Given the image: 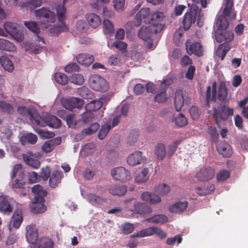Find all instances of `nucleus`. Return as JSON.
<instances>
[{
    "label": "nucleus",
    "mask_w": 248,
    "mask_h": 248,
    "mask_svg": "<svg viewBox=\"0 0 248 248\" xmlns=\"http://www.w3.org/2000/svg\"><path fill=\"white\" fill-rule=\"evenodd\" d=\"M31 191L35 195L34 199L40 201L41 202H44V197L46 195V191L44 189L42 186L39 185H35L32 187Z\"/></svg>",
    "instance_id": "21"
},
{
    "label": "nucleus",
    "mask_w": 248,
    "mask_h": 248,
    "mask_svg": "<svg viewBox=\"0 0 248 248\" xmlns=\"http://www.w3.org/2000/svg\"><path fill=\"white\" fill-rule=\"evenodd\" d=\"M64 70L66 72L69 73L78 72L79 70V67L76 63H71L65 67Z\"/></svg>",
    "instance_id": "63"
},
{
    "label": "nucleus",
    "mask_w": 248,
    "mask_h": 248,
    "mask_svg": "<svg viewBox=\"0 0 248 248\" xmlns=\"http://www.w3.org/2000/svg\"><path fill=\"white\" fill-rule=\"evenodd\" d=\"M13 211V206L3 195L0 196V212L4 215H10Z\"/></svg>",
    "instance_id": "17"
},
{
    "label": "nucleus",
    "mask_w": 248,
    "mask_h": 248,
    "mask_svg": "<svg viewBox=\"0 0 248 248\" xmlns=\"http://www.w3.org/2000/svg\"><path fill=\"white\" fill-rule=\"evenodd\" d=\"M175 124L179 127H183L187 124V119L182 114H180L174 120Z\"/></svg>",
    "instance_id": "57"
},
{
    "label": "nucleus",
    "mask_w": 248,
    "mask_h": 248,
    "mask_svg": "<svg viewBox=\"0 0 248 248\" xmlns=\"http://www.w3.org/2000/svg\"><path fill=\"white\" fill-rule=\"evenodd\" d=\"M170 190L169 186L165 184H159L156 188V192L161 196H164L170 192Z\"/></svg>",
    "instance_id": "46"
},
{
    "label": "nucleus",
    "mask_w": 248,
    "mask_h": 248,
    "mask_svg": "<svg viewBox=\"0 0 248 248\" xmlns=\"http://www.w3.org/2000/svg\"><path fill=\"white\" fill-rule=\"evenodd\" d=\"M70 81L75 84L80 85L84 83V79L82 75L75 74L72 75Z\"/></svg>",
    "instance_id": "53"
},
{
    "label": "nucleus",
    "mask_w": 248,
    "mask_h": 248,
    "mask_svg": "<svg viewBox=\"0 0 248 248\" xmlns=\"http://www.w3.org/2000/svg\"><path fill=\"white\" fill-rule=\"evenodd\" d=\"M111 174L115 180L122 182H125L131 179L130 171L123 167L113 169L111 170Z\"/></svg>",
    "instance_id": "9"
},
{
    "label": "nucleus",
    "mask_w": 248,
    "mask_h": 248,
    "mask_svg": "<svg viewBox=\"0 0 248 248\" xmlns=\"http://www.w3.org/2000/svg\"><path fill=\"white\" fill-rule=\"evenodd\" d=\"M21 140L23 143L28 142L31 144H34L37 140V137L34 134L28 133L22 136Z\"/></svg>",
    "instance_id": "45"
},
{
    "label": "nucleus",
    "mask_w": 248,
    "mask_h": 248,
    "mask_svg": "<svg viewBox=\"0 0 248 248\" xmlns=\"http://www.w3.org/2000/svg\"><path fill=\"white\" fill-rule=\"evenodd\" d=\"M188 206V202H178L170 206V210L172 213H180L185 211Z\"/></svg>",
    "instance_id": "26"
},
{
    "label": "nucleus",
    "mask_w": 248,
    "mask_h": 248,
    "mask_svg": "<svg viewBox=\"0 0 248 248\" xmlns=\"http://www.w3.org/2000/svg\"><path fill=\"white\" fill-rule=\"evenodd\" d=\"M233 38L234 35L232 31L217 30L215 31V39L218 43L231 45L230 42L233 40Z\"/></svg>",
    "instance_id": "12"
},
{
    "label": "nucleus",
    "mask_w": 248,
    "mask_h": 248,
    "mask_svg": "<svg viewBox=\"0 0 248 248\" xmlns=\"http://www.w3.org/2000/svg\"><path fill=\"white\" fill-rule=\"evenodd\" d=\"M230 176V172L227 170H221L217 174V180L218 182H224Z\"/></svg>",
    "instance_id": "48"
},
{
    "label": "nucleus",
    "mask_w": 248,
    "mask_h": 248,
    "mask_svg": "<svg viewBox=\"0 0 248 248\" xmlns=\"http://www.w3.org/2000/svg\"><path fill=\"white\" fill-rule=\"evenodd\" d=\"M156 234L161 238H164L167 236V233L160 228L156 227H151L140 230L131 235L132 237H144Z\"/></svg>",
    "instance_id": "7"
},
{
    "label": "nucleus",
    "mask_w": 248,
    "mask_h": 248,
    "mask_svg": "<svg viewBox=\"0 0 248 248\" xmlns=\"http://www.w3.org/2000/svg\"><path fill=\"white\" fill-rule=\"evenodd\" d=\"M110 0H92L91 3V5L92 7L95 9H98L100 7H101L102 4L108 3Z\"/></svg>",
    "instance_id": "59"
},
{
    "label": "nucleus",
    "mask_w": 248,
    "mask_h": 248,
    "mask_svg": "<svg viewBox=\"0 0 248 248\" xmlns=\"http://www.w3.org/2000/svg\"><path fill=\"white\" fill-rule=\"evenodd\" d=\"M143 160L142 153L141 151H136L130 155L127 158V163L135 166L142 163Z\"/></svg>",
    "instance_id": "19"
},
{
    "label": "nucleus",
    "mask_w": 248,
    "mask_h": 248,
    "mask_svg": "<svg viewBox=\"0 0 248 248\" xmlns=\"http://www.w3.org/2000/svg\"><path fill=\"white\" fill-rule=\"evenodd\" d=\"M155 154L158 159L163 160L166 155L165 144L162 143H157L155 149Z\"/></svg>",
    "instance_id": "30"
},
{
    "label": "nucleus",
    "mask_w": 248,
    "mask_h": 248,
    "mask_svg": "<svg viewBox=\"0 0 248 248\" xmlns=\"http://www.w3.org/2000/svg\"><path fill=\"white\" fill-rule=\"evenodd\" d=\"M231 48V45H228L226 43H221L218 46L215 52L216 55L220 58L221 61H223Z\"/></svg>",
    "instance_id": "23"
},
{
    "label": "nucleus",
    "mask_w": 248,
    "mask_h": 248,
    "mask_svg": "<svg viewBox=\"0 0 248 248\" xmlns=\"http://www.w3.org/2000/svg\"><path fill=\"white\" fill-rule=\"evenodd\" d=\"M77 62L81 65H90L94 61L93 56L85 53L79 54L77 56Z\"/></svg>",
    "instance_id": "25"
},
{
    "label": "nucleus",
    "mask_w": 248,
    "mask_h": 248,
    "mask_svg": "<svg viewBox=\"0 0 248 248\" xmlns=\"http://www.w3.org/2000/svg\"><path fill=\"white\" fill-rule=\"evenodd\" d=\"M166 93L165 88H163L162 91L157 93L154 97V100L157 103H164L167 100Z\"/></svg>",
    "instance_id": "55"
},
{
    "label": "nucleus",
    "mask_w": 248,
    "mask_h": 248,
    "mask_svg": "<svg viewBox=\"0 0 248 248\" xmlns=\"http://www.w3.org/2000/svg\"><path fill=\"white\" fill-rule=\"evenodd\" d=\"M23 158L24 162L27 164L32 167L33 168L37 169L40 167V162L37 159L32 158L30 155H24Z\"/></svg>",
    "instance_id": "41"
},
{
    "label": "nucleus",
    "mask_w": 248,
    "mask_h": 248,
    "mask_svg": "<svg viewBox=\"0 0 248 248\" xmlns=\"http://www.w3.org/2000/svg\"><path fill=\"white\" fill-rule=\"evenodd\" d=\"M89 84L93 90L101 92H105L108 91L109 88L108 82L104 78L97 75L90 77Z\"/></svg>",
    "instance_id": "6"
},
{
    "label": "nucleus",
    "mask_w": 248,
    "mask_h": 248,
    "mask_svg": "<svg viewBox=\"0 0 248 248\" xmlns=\"http://www.w3.org/2000/svg\"><path fill=\"white\" fill-rule=\"evenodd\" d=\"M184 103V98L182 92L180 91L176 92L175 94L174 105L177 111H180Z\"/></svg>",
    "instance_id": "33"
},
{
    "label": "nucleus",
    "mask_w": 248,
    "mask_h": 248,
    "mask_svg": "<svg viewBox=\"0 0 248 248\" xmlns=\"http://www.w3.org/2000/svg\"><path fill=\"white\" fill-rule=\"evenodd\" d=\"M145 221L154 223L163 224L168 222V217L164 215H156L152 217L147 218Z\"/></svg>",
    "instance_id": "35"
},
{
    "label": "nucleus",
    "mask_w": 248,
    "mask_h": 248,
    "mask_svg": "<svg viewBox=\"0 0 248 248\" xmlns=\"http://www.w3.org/2000/svg\"><path fill=\"white\" fill-rule=\"evenodd\" d=\"M134 209L135 213L140 215H145L150 213L152 211L151 207L142 203L137 202L134 205Z\"/></svg>",
    "instance_id": "24"
},
{
    "label": "nucleus",
    "mask_w": 248,
    "mask_h": 248,
    "mask_svg": "<svg viewBox=\"0 0 248 248\" xmlns=\"http://www.w3.org/2000/svg\"><path fill=\"white\" fill-rule=\"evenodd\" d=\"M66 10V8L64 7L63 4H60L57 6V15L59 24L55 25V29L58 34L62 31H67L68 30V27L64 22Z\"/></svg>",
    "instance_id": "8"
},
{
    "label": "nucleus",
    "mask_w": 248,
    "mask_h": 248,
    "mask_svg": "<svg viewBox=\"0 0 248 248\" xmlns=\"http://www.w3.org/2000/svg\"><path fill=\"white\" fill-rule=\"evenodd\" d=\"M25 26L33 32L38 34L40 32V28L35 22L34 21H25Z\"/></svg>",
    "instance_id": "51"
},
{
    "label": "nucleus",
    "mask_w": 248,
    "mask_h": 248,
    "mask_svg": "<svg viewBox=\"0 0 248 248\" xmlns=\"http://www.w3.org/2000/svg\"><path fill=\"white\" fill-rule=\"evenodd\" d=\"M215 187L214 184H210L203 187H198L196 188V192L200 196H205L214 192Z\"/></svg>",
    "instance_id": "31"
},
{
    "label": "nucleus",
    "mask_w": 248,
    "mask_h": 248,
    "mask_svg": "<svg viewBox=\"0 0 248 248\" xmlns=\"http://www.w3.org/2000/svg\"><path fill=\"white\" fill-rule=\"evenodd\" d=\"M30 120L33 126L45 127L47 125L50 127L58 128L61 125V121L56 116L47 115L41 117L35 110H30L28 112Z\"/></svg>",
    "instance_id": "1"
},
{
    "label": "nucleus",
    "mask_w": 248,
    "mask_h": 248,
    "mask_svg": "<svg viewBox=\"0 0 248 248\" xmlns=\"http://www.w3.org/2000/svg\"><path fill=\"white\" fill-rule=\"evenodd\" d=\"M186 47L189 55L194 54L198 57H201L203 55L202 46L199 42L191 43L189 41H187L186 42Z\"/></svg>",
    "instance_id": "13"
},
{
    "label": "nucleus",
    "mask_w": 248,
    "mask_h": 248,
    "mask_svg": "<svg viewBox=\"0 0 248 248\" xmlns=\"http://www.w3.org/2000/svg\"><path fill=\"white\" fill-rule=\"evenodd\" d=\"M201 11L196 4H192L189 11L187 12L184 16L183 23L185 31L188 30L192 24L195 23L197 16H200Z\"/></svg>",
    "instance_id": "5"
},
{
    "label": "nucleus",
    "mask_w": 248,
    "mask_h": 248,
    "mask_svg": "<svg viewBox=\"0 0 248 248\" xmlns=\"http://www.w3.org/2000/svg\"><path fill=\"white\" fill-rule=\"evenodd\" d=\"M215 170L211 168H202L197 173V178L202 181L210 180L214 178Z\"/></svg>",
    "instance_id": "16"
},
{
    "label": "nucleus",
    "mask_w": 248,
    "mask_h": 248,
    "mask_svg": "<svg viewBox=\"0 0 248 248\" xmlns=\"http://www.w3.org/2000/svg\"><path fill=\"white\" fill-rule=\"evenodd\" d=\"M134 226L130 223H125L122 226V232L124 234H128L134 230Z\"/></svg>",
    "instance_id": "62"
},
{
    "label": "nucleus",
    "mask_w": 248,
    "mask_h": 248,
    "mask_svg": "<svg viewBox=\"0 0 248 248\" xmlns=\"http://www.w3.org/2000/svg\"><path fill=\"white\" fill-rule=\"evenodd\" d=\"M87 198L89 202L93 205L101 204L106 202L103 197L92 193L87 195Z\"/></svg>",
    "instance_id": "37"
},
{
    "label": "nucleus",
    "mask_w": 248,
    "mask_h": 248,
    "mask_svg": "<svg viewBox=\"0 0 248 248\" xmlns=\"http://www.w3.org/2000/svg\"><path fill=\"white\" fill-rule=\"evenodd\" d=\"M54 79L56 82L61 85H65L68 83V78L64 74L57 72L54 75Z\"/></svg>",
    "instance_id": "44"
},
{
    "label": "nucleus",
    "mask_w": 248,
    "mask_h": 248,
    "mask_svg": "<svg viewBox=\"0 0 248 248\" xmlns=\"http://www.w3.org/2000/svg\"><path fill=\"white\" fill-rule=\"evenodd\" d=\"M26 238L30 244L35 245L38 239V230L35 225H28L26 228Z\"/></svg>",
    "instance_id": "14"
},
{
    "label": "nucleus",
    "mask_w": 248,
    "mask_h": 248,
    "mask_svg": "<svg viewBox=\"0 0 248 248\" xmlns=\"http://www.w3.org/2000/svg\"><path fill=\"white\" fill-rule=\"evenodd\" d=\"M0 107L2 111L10 113L13 109V106L9 103L4 101H0Z\"/></svg>",
    "instance_id": "64"
},
{
    "label": "nucleus",
    "mask_w": 248,
    "mask_h": 248,
    "mask_svg": "<svg viewBox=\"0 0 248 248\" xmlns=\"http://www.w3.org/2000/svg\"><path fill=\"white\" fill-rule=\"evenodd\" d=\"M111 129L110 124H105L102 126L101 129L99 130L98 132V138L100 140L104 139L107 134L108 133L109 130Z\"/></svg>",
    "instance_id": "52"
},
{
    "label": "nucleus",
    "mask_w": 248,
    "mask_h": 248,
    "mask_svg": "<svg viewBox=\"0 0 248 248\" xmlns=\"http://www.w3.org/2000/svg\"><path fill=\"white\" fill-rule=\"evenodd\" d=\"M103 31L106 34H111L114 32L112 23L108 19H104L103 22Z\"/></svg>",
    "instance_id": "47"
},
{
    "label": "nucleus",
    "mask_w": 248,
    "mask_h": 248,
    "mask_svg": "<svg viewBox=\"0 0 248 248\" xmlns=\"http://www.w3.org/2000/svg\"><path fill=\"white\" fill-rule=\"evenodd\" d=\"M163 25L162 24L155 23L148 26V30L150 31L152 34H157L160 32L163 29Z\"/></svg>",
    "instance_id": "54"
},
{
    "label": "nucleus",
    "mask_w": 248,
    "mask_h": 248,
    "mask_svg": "<svg viewBox=\"0 0 248 248\" xmlns=\"http://www.w3.org/2000/svg\"><path fill=\"white\" fill-rule=\"evenodd\" d=\"M217 149L218 153L224 157L231 156L232 153L230 145L224 141L217 143Z\"/></svg>",
    "instance_id": "18"
},
{
    "label": "nucleus",
    "mask_w": 248,
    "mask_h": 248,
    "mask_svg": "<svg viewBox=\"0 0 248 248\" xmlns=\"http://www.w3.org/2000/svg\"><path fill=\"white\" fill-rule=\"evenodd\" d=\"M18 175L19 178L22 179L24 176V173L20 164H16L14 166L11 175L12 179H13L16 176Z\"/></svg>",
    "instance_id": "42"
},
{
    "label": "nucleus",
    "mask_w": 248,
    "mask_h": 248,
    "mask_svg": "<svg viewBox=\"0 0 248 248\" xmlns=\"http://www.w3.org/2000/svg\"><path fill=\"white\" fill-rule=\"evenodd\" d=\"M225 7L223 10V15H219L216 23L217 30H226L229 26V23L227 17L230 20L235 18L236 14L232 11L233 6V0H223Z\"/></svg>",
    "instance_id": "2"
},
{
    "label": "nucleus",
    "mask_w": 248,
    "mask_h": 248,
    "mask_svg": "<svg viewBox=\"0 0 248 248\" xmlns=\"http://www.w3.org/2000/svg\"><path fill=\"white\" fill-rule=\"evenodd\" d=\"M54 147V142L52 140L46 141L42 146V150L46 152L49 153L51 152Z\"/></svg>",
    "instance_id": "60"
},
{
    "label": "nucleus",
    "mask_w": 248,
    "mask_h": 248,
    "mask_svg": "<svg viewBox=\"0 0 248 248\" xmlns=\"http://www.w3.org/2000/svg\"><path fill=\"white\" fill-rule=\"evenodd\" d=\"M181 140H176L169 145L167 153L169 158L174 154L177 149L178 145L181 143Z\"/></svg>",
    "instance_id": "56"
},
{
    "label": "nucleus",
    "mask_w": 248,
    "mask_h": 248,
    "mask_svg": "<svg viewBox=\"0 0 248 248\" xmlns=\"http://www.w3.org/2000/svg\"><path fill=\"white\" fill-rule=\"evenodd\" d=\"M229 102L225 101L223 103H221L218 109L216 108H213V116L219 128L221 127V121H225L230 116L233 115L234 109L229 107Z\"/></svg>",
    "instance_id": "3"
},
{
    "label": "nucleus",
    "mask_w": 248,
    "mask_h": 248,
    "mask_svg": "<svg viewBox=\"0 0 248 248\" xmlns=\"http://www.w3.org/2000/svg\"><path fill=\"white\" fill-rule=\"evenodd\" d=\"M94 117V113L90 110H86L82 115V121L84 123L91 122Z\"/></svg>",
    "instance_id": "58"
},
{
    "label": "nucleus",
    "mask_w": 248,
    "mask_h": 248,
    "mask_svg": "<svg viewBox=\"0 0 248 248\" xmlns=\"http://www.w3.org/2000/svg\"><path fill=\"white\" fill-rule=\"evenodd\" d=\"M227 94L228 93L225 86L221 84L218 91L217 99L222 102L221 103H223L225 101H229V100L226 99Z\"/></svg>",
    "instance_id": "43"
},
{
    "label": "nucleus",
    "mask_w": 248,
    "mask_h": 248,
    "mask_svg": "<svg viewBox=\"0 0 248 248\" xmlns=\"http://www.w3.org/2000/svg\"><path fill=\"white\" fill-rule=\"evenodd\" d=\"M151 34L150 31L148 30V26L147 27L142 26L138 32V36L143 40L147 41L150 39Z\"/></svg>",
    "instance_id": "40"
},
{
    "label": "nucleus",
    "mask_w": 248,
    "mask_h": 248,
    "mask_svg": "<svg viewBox=\"0 0 248 248\" xmlns=\"http://www.w3.org/2000/svg\"><path fill=\"white\" fill-rule=\"evenodd\" d=\"M0 63L5 70L9 72L13 71L14 69L12 61L6 55H3L0 57Z\"/></svg>",
    "instance_id": "27"
},
{
    "label": "nucleus",
    "mask_w": 248,
    "mask_h": 248,
    "mask_svg": "<svg viewBox=\"0 0 248 248\" xmlns=\"http://www.w3.org/2000/svg\"><path fill=\"white\" fill-rule=\"evenodd\" d=\"M65 120L68 126L70 128L74 127L77 124V121L75 114L67 115L65 117Z\"/></svg>",
    "instance_id": "50"
},
{
    "label": "nucleus",
    "mask_w": 248,
    "mask_h": 248,
    "mask_svg": "<svg viewBox=\"0 0 248 248\" xmlns=\"http://www.w3.org/2000/svg\"><path fill=\"white\" fill-rule=\"evenodd\" d=\"M63 177L62 173L59 170L54 171L49 178V186L52 188H55L60 184Z\"/></svg>",
    "instance_id": "22"
},
{
    "label": "nucleus",
    "mask_w": 248,
    "mask_h": 248,
    "mask_svg": "<svg viewBox=\"0 0 248 248\" xmlns=\"http://www.w3.org/2000/svg\"><path fill=\"white\" fill-rule=\"evenodd\" d=\"M35 15L39 23L44 28L47 29L52 26L56 20V15L54 12L50 9L42 7L36 10Z\"/></svg>",
    "instance_id": "4"
},
{
    "label": "nucleus",
    "mask_w": 248,
    "mask_h": 248,
    "mask_svg": "<svg viewBox=\"0 0 248 248\" xmlns=\"http://www.w3.org/2000/svg\"><path fill=\"white\" fill-rule=\"evenodd\" d=\"M87 21L89 25L93 28H96L101 24V20L98 15L91 13L87 15Z\"/></svg>",
    "instance_id": "32"
},
{
    "label": "nucleus",
    "mask_w": 248,
    "mask_h": 248,
    "mask_svg": "<svg viewBox=\"0 0 248 248\" xmlns=\"http://www.w3.org/2000/svg\"><path fill=\"white\" fill-rule=\"evenodd\" d=\"M113 6L115 10L123 11L124 9L125 0H113Z\"/></svg>",
    "instance_id": "61"
},
{
    "label": "nucleus",
    "mask_w": 248,
    "mask_h": 248,
    "mask_svg": "<svg viewBox=\"0 0 248 248\" xmlns=\"http://www.w3.org/2000/svg\"><path fill=\"white\" fill-rule=\"evenodd\" d=\"M84 104L83 99L77 97H70L64 98L62 100V104L63 108L69 110L75 108L80 109L82 108Z\"/></svg>",
    "instance_id": "10"
},
{
    "label": "nucleus",
    "mask_w": 248,
    "mask_h": 248,
    "mask_svg": "<svg viewBox=\"0 0 248 248\" xmlns=\"http://www.w3.org/2000/svg\"><path fill=\"white\" fill-rule=\"evenodd\" d=\"M141 199L145 202L155 204L161 202V200L157 195L149 192H143L141 195Z\"/></svg>",
    "instance_id": "20"
},
{
    "label": "nucleus",
    "mask_w": 248,
    "mask_h": 248,
    "mask_svg": "<svg viewBox=\"0 0 248 248\" xmlns=\"http://www.w3.org/2000/svg\"><path fill=\"white\" fill-rule=\"evenodd\" d=\"M12 220L13 225L15 228L17 229L20 226L23 221L21 210L17 209L15 211L12 217Z\"/></svg>",
    "instance_id": "28"
},
{
    "label": "nucleus",
    "mask_w": 248,
    "mask_h": 248,
    "mask_svg": "<svg viewBox=\"0 0 248 248\" xmlns=\"http://www.w3.org/2000/svg\"><path fill=\"white\" fill-rule=\"evenodd\" d=\"M0 49L5 51H13L16 48L12 42L3 38H0Z\"/></svg>",
    "instance_id": "34"
},
{
    "label": "nucleus",
    "mask_w": 248,
    "mask_h": 248,
    "mask_svg": "<svg viewBox=\"0 0 248 248\" xmlns=\"http://www.w3.org/2000/svg\"><path fill=\"white\" fill-rule=\"evenodd\" d=\"M53 241L48 237H43L39 240L38 247L39 248H53Z\"/></svg>",
    "instance_id": "39"
},
{
    "label": "nucleus",
    "mask_w": 248,
    "mask_h": 248,
    "mask_svg": "<svg viewBox=\"0 0 248 248\" xmlns=\"http://www.w3.org/2000/svg\"><path fill=\"white\" fill-rule=\"evenodd\" d=\"M4 29L9 34L15 33L16 32L17 24L14 23L7 22L4 24Z\"/></svg>",
    "instance_id": "49"
},
{
    "label": "nucleus",
    "mask_w": 248,
    "mask_h": 248,
    "mask_svg": "<svg viewBox=\"0 0 248 248\" xmlns=\"http://www.w3.org/2000/svg\"><path fill=\"white\" fill-rule=\"evenodd\" d=\"M149 170L147 168H144L136 176L135 181L138 183L146 182L149 179Z\"/></svg>",
    "instance_id": "38"
},
{
    "label": "nucleus",
    "mask_w": 248,
    "mask_h": 248,
    "mask_svg": "<svg viewBox=\"0 0 248 248\" xmlns=\"http://www.w3.org/2000/svg\"><path fill=\"white\" fill-rule=\"evenodd\" d=\"M108 191L113 196L122 197L127 192V187L125 185L115 184L109 186Z\"/></svg>",
    "instance_id": "15"
},
{
    "label": "nucleus",
    "mask_w": 248,
    "mask_h": 248,
    "mask_svg": "<svg viewBox=\"0 0 248 248\" xmlns=\"http://www.w3.org/2000/svg\"><path fill=\"white\" fill-rule=\"evenodd\" d=\"M44 202H41L38 200H35L32 202L31 206V211L32 213L35 214H41L44 213L46 210V207L43 204Z\"/></svg>",
    "instance_id": "29"
},
{
    "label": "nucleus",
    "mask_w": 248,
    "mask_h": 248,
    "mask_svg": "<svg viewBox=\"0 0 248 248\" xmlns=\"http://www.w3.org/2000/svg\"><path fill=\"white\" fill-rule=\"evenodd\" d=\"M151 14L149 8H141L135 17V25L136 27H140L141 25L142 20L145 23H150Z\"/></svg>",
    "instance_id": "11"
},
{
    "label": "nucleus",
    "mask_w": 248,
    "mask_h": 248,
    "mask_svg": "<svg viewBox=\"0 0 248 248\" xmlns=\"http://www.w3.org/2000/svg\"><path fill=\"white\" fill-rule=\"evenodd\" d=\"M103 105V102L100 100H93L85 106L86 110L96 111L99 110Z\"/></svg>",
    "instance_id": "36"
}]
</instances>
